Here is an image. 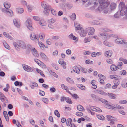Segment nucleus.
<instances>
[{"label":"nucleus","mask_w":127,"mask_h":127,"mask_svg":"<svg viewBox=\"0 0 127 127\" xmlns=\"http://www.w3.org/2000/svg\"><path fill=\"white\" fill-rule=\"evenodd\" d=\"M99 3L100 6L98 7V10L100 11L103 10L105 13H107L109 11L108 6L110 3V2L106 0H99Z\"/></svg>","instance_id":"1"},{"label":"nucleus","mask_w":127,"mask_h":127,"mask_svg":"<svg viewBox=\"0 0 127 127\" xmlns=\"http://www.w3.org/2000/svg\"><path fill=\"white\" fill-rule=\"evenodd\" d=\"M103 32H100V34L101 36H104V38L106 40L109 39L111 37L117 38V36L114 34H109L103 31Z\"/></svg>","instance_id":"2"},{"label":"nucleus","mask_w":127,"mask_h":127,"mask_svg":"<svg viewBox=\"0 0 127 127\" xmlns=\"http://www.w3.org/2000/svg\"><path fill=\"white\" fill-rule=\"evenodd\" d=\"M26 24L27 28L30 30H33V28L32 26V22L30 19H28L26 22Z\"/></svg>","instance_id":"3"},{"label":"nucleus","mask_w":127,"mask_h":127,"mask_svg":"<svg viewBox=\"0 0 127 127\" xmlns=\"http://www.w3.org/2000/svg\"><path fill=\"white\" fill-rule=\"evenodd\" d=\"M30 37V39L33 41L39 40L38 35L35 34L34 33L31 34Z\"/></svg>","instance_id":"4"},{"label":"nucleus","mask_w":127,"mask_h":127,"mask_svg":"<svg viewBox=\"0 0 127 127\" xmlns=\"http://www.w3.org/2000/svg\"><path fill=\"white\" fill-rule=\"evenodd\" d=\"M86 30L87 32L89 31L88 35H92L94 34L95 30L94 28L93 27H89L86 28Z\"/></svg>","instance_id":"5"},{"label":"nucleus","mask_w":127,"mask_h":127,"mask_svg":"<svg viewBox=\"0 0 127 127\" xmlns=\"http://www.w3.org/2000/svg\"><path fill=\"white\" fill-rule=\"evenodd\" d=\"M78 32L81 37H85L88 32L86 28L85 30L84 29H82L81 31H79Z\"/></svg>","instance_id":"6"},{"label":"nucleus","mask_w":127,"mask_h":127,"mask_svg":"<svg viewBox=\"0 0 127 127\" xmlns=\"http://www.w3.org/2000/svg\"><path fill=\"white\" fill-rule=\"evenodd\" d=\"M58 62L59 64L62 65V66L64 69H66V63L63 59H59L58 61Z\"/></svg>","instance_id":"7"},{"label":"nucleus","mask_w":127,"mask_h":127,"mask_svg":"<svg viewBox=\"0 0 127 127\" xmlns=\"http://www.w3.org/2000/svg\"><path fill=\"white\" fill-rule=\"evenodd\" d=\"M23 67L24 69L28 72L33 71V69L29 66L25 64L23 65Z\"/></svg>","instance_id":"8"},{"label":"nucleus","mask_w":127,"mask_h":127,"mask_svg":"<svg viewBox=\"0 0 127 127\" xmlns=\"http://www.w3.org/2000/svg\"><path fill=\"white\" fill-rule=\"evenodd\" d=\"M13 23L14 25L17 28H19L20 26V22L19 19H14L13 20Z\"/></svg>","instance_id":"9"},{"label":"nucleus","mask_w":127,"mask_h":127,"mask_svg":"<svg viewBox=\"0 0 127 127\" xmlns=\"http://www.w3.org/2000/svg\"><path fill=\"white\" fill-rule=\"evenodd\" d=\"M89 108L92 110L97 112H102V110L99 108L97 107H94L92 106H90Z\"/></svg>","instance_id":"10"},{"label":"nucleus","mask_w":127,"mask_h":127,"mask_svg":"<svg viewBox=\"0 0 127 127\" xmlns=\"http://www.w3.org/2000/svg\"><path fill=\"white\" fill-rule=\"evenodd\" d=\"M68 37L70 39L74 40L76 42H77L78 40V38L73 35V33H71L68 36Z\"/></svg>","instance_id":"11"},{"label":"nucleus","mask_w":127,"mask_h":127,"mask_svg":"<svg viewBox=\"0 0 127 127\" xmlns=\"http://www.w3.org/2000/svg\"><path fill=\"white\" fill-rule=\"evenodd\" d=\"M125 41V40L121 38H117L115 40V42L117 44H123Z\"/></svg>","instance_id":"12"},{"label":"nucleus","mask_w":127,"mask_h":127,"mask_svg":"<svg viewBox=\"0 0 127 127\" xmlns=\"http://www.w3.org/2000/svg\"><path fill=\"white\" fill-rule=\"evenodd\" d=\"M108 95L109 98L112 99H114L116 98L115 97L116 95L115 94L110 93H106V95Z\"/></svg>","instance_id":"13"},{"label":"nucleus","mask_w":127,"mask_h":127,"mask_svg":"<svg viewBox=\"0 0 127 127\" xmlns=\"http://www.w3.org/2000/svg\"><path fill=\"white\" fill-rule=\"evenodd\" d=\"M13 45L15 49L17 50H19L20 49L19 41L17 42H14Z\"/></svg>","instance_id":"14"},{"label":"nucleus","mask_w":127,"mask_h":127,"mask_svg":"<svg viewBox=\"0 0 127 127\" xmlns=\"http://www.w3.org/2000/svg\"><path fill=\"white\" fill-rule=\"evenodd\" d=\"M106 117L107 118V120L109 121L112 120H113L114 121H116L118 120V119L116 118L113 117L109 115H107Z\"/></svg>","instance_id":"15"},{"label":"nucleus","mask_w":127,"mask_h":127,"mask_svg":"<svg viewBox=\"0 0 127 127\" xmlns=\"http://www.w3.org/2000/svg\"><path fill=\"white\" fill-rule=\"evenodd\" d=\"M41 6L42 8L44 9H47V8H49L50 7V6H49L48 4L46 2H43L41 3Z\"/></svg>","instance_id":"16"},{"label":"nucleus","mask_w":127,"mask_h":127,"mask_svg":"<svg viewBox=\"0 0 127 127\" xmlns=\"http://www.w3.org/2000/svg\"><path fill=\"white\" fill-rule=\"evenodd\" d=\"M40 55L41 58L43 60L46 61H47L48 60V59L47 57L44 53L41 52L40 53Z\"/></svg>","instance_id":"17"},{"label":"nucleus","mask_w":127,"mask_h":127,"mask_svg":"<svg viewBox=\"0 0 127 127\" xmlns=\"http://www.w3.org/2000/svg\"><path fill=\"white\" fill-rule=\"evenodd\" d=\"M61 88L63 89L66 90V91L70 94H71V93L68 90V89L67 87L64 84H62L61 85Z\"/></svg>","instance_id":"18"},{"label":"nucleus","mask_w":127,"mask_h":127,"mask_svg":"<svg viewBox=\"0 0 127 127\" xmlns=\"http://www.w3.org/2000/svg\"><path fill=\"white\" fill-rule=\"evenodd\" d=\"M109 78L111 79H114L115 80L116 79H120V76L116 75H110L109 76Z\"/></svg>","instance_id":"19"},{"label":"nucleus","mask_w":127,"mask_h":127,"mask_svg":"<svg viewBox=\"0 0 127 127\" xmlns=\"http://www.w3.org/2000/svg\"><path fill=\"white\" fill-rule=\"evenodd\" d=\"M32 52L34 56L36 57H38L39 56V54L35 48H33L32 50Z\"/></svg>","instance_id":"20"},{"label":"nucleus","mask_w":127,"mask_h":127,"mask_svg":"<svg viewBox=\"0 0 127 127\" xmlns=\"http://www.w3.org/2000/svg\"><path fill=\"white\" fill-rule=\"evenodd\" d=\"M39 24L42 26H45L47 25L46 22L43 20H40L39 22Z\"/></svg>","instance_id":"21"},{"label":"nucleus","mask_w":127,"mask_h":127,"mask_svg":"<svg viewBox=\"0 0 127 127\" xmlns=\"http://www.w3.org/2000/svg\"><path fill=\"white\" fill-rule=\"evenodd\" d=\"M116 4L114 3H112L109 6L110 9L111 10H112L115 9L116 7Z\"/></svg>","instance_id":"22"},{"label":"nucleus","mask_w":127,"mask_h":127,"mask_svg":"<svg viewBox=\"0 0 127 127\" xmlns=\"http://www.w3.org/2000/svg\"><path fill=\"white\" fill-rule=\"evenodd\" d=\"M20 48H25L26 45L25 43L22 41H19Z\"/></svg>","instance_id":"23"},{"label":"nucleus","mask_w":127,"mask_h":127,"mask_svg":"<svg viewBox=\"0 0 127 127\" xmlns=\"http://www.w3.org/2000/svg\"><path fill=\"white\" fill-rule=\"evenodd\" d=\"M30 86L31 88L32 89H34L35 87H38V85L35 82H32L31 83Z\"/></svg>","instance_id":"24"},{"label":"nucleus","mask_w":127,"mask_h":127,"mask_svg":"<svg viewBox=\"0 0 127 127\" xmlns=\"http://www.w3.org/2000/svg\"><path fill=\"white\" fill-rule=\"evenodd\" d=\"M74 71L77 74H79L80 72L79 68L76 66H75L73 68Z\"/></svg>","instance_id":"25"},{"label":"nucleus","mask_w":127,"mask_h":127,"mask_svg":"<svg viewBox=\"0 0 127 127\" xmlns=\"http://www.w3.org/2000/svg\"><path fill=\"white\" fill-rule=\"evenodd\" d=\"M113 110H114L115 108L121 109H124L123 107L119 106L118 104H115L113 105Z\"/></svg>","instance_id":"26"},{"label":"nucleus","mask_w":127,"mask_h":127,"mask_svg":"<svg viewBox=\"0 0 127 127\" xmlns=\"http://www.w3.org/2000/svg\"><path fill=\"white\" fill-rule=\"evenodd\" d=\"M5 98L6 97L1 92H0V99L1 101L3 102H4Z\"/></svg>","instance_id":"27"},{"label":"nucleus","mask_w":127,"mask_h":127,"mask_svg":"<svg viewBox=\"0 0 127 127\" xmlns=\"http://www.w3.org/2000/svg\"><path fill=\"white\" fill-rule=\"evenodd\" d=\"M111 70L113 71H116L117 69V67L114 64H112L110 66Z\"/></svg>","instance_id":"28"},{"label":"nucleus","mask_w":127,"mask_h":127,"mask_svg":"<svg viewBox=\"0 0 127 127\" xmlns=\"http://www.w3.org/2000/svg\"><path fill=\"white\" fill-rule=\"evenodd\" d=\"M112 51H108L105 52V55L107 57H109L112 55Z\"/></svg>","instance_id":"29"},{"label":"nucleus","mask_w":127,"mask_h":127,"mask_svg":"<svg viewBox=\"0 0 127 127\" xmlns=\"http://www.w3.org/2000/svg\"><path fill=\"white\" fill-rule=\"evenodd\" d=\"M4 7L7 9H8L10 7V3L8 2H5L4 3Z\"/></svg>","instance_id":"30"},{"label":"nucleus","mask_w":127,"mask_h":127,"mask_svg":"<svg viewBox=\"0 0 127 127\" xmlns=\"http://www.w3.org/2000/svg\"><path fill=\"white\" fill-rule=\"evenodd\" d=\"M45 34L44 33H40L39 35H38L39 40V38H40V39L42 40H44L45 38Z\"/></svg>","instance_id":"31"},{"label":"nucleus","mask_w":127,"mask_h":127,"mask_svg":"<svg viewBox=\"0 0 127 127\" xmlns=\"http://www.w3.org/2000/svg\"><path fill=\"white\" fill-rule=\"evenodd\" d=\"M75 26L76 28V29L79 30L80 31L83 28H82V26L80 25L76 24L75 25Z\"/></svg>","instance_id":"32"},{"label":"nucleus","mask_w":127,"mask_h":127,"mask_svg":"<svg viewBox=\"0 0 127 127\" xmlns=\"http://www.w3.org/2000/svg\"><path fill=\"white\" fill-rule=\"evenodd\" d=\"M6 14L10 16H13V11L10 10H8Z\"/></svg>","instance_id":"33"},{"label":"nucleus","mask_w":127,"mask_h":127,"mask_svg":"<svg viewBox=\"0 0 127 127\" xmlns=\"http://www.w3.org/2000/svg\"><path fill=\"white\" fill-rule=\"evenodd\" d=\"M96 92L98 93L104 95H106V93L102 90H96Z\"/></svg>","instance_id":"34"},{"label":"nucleus","mask_w":127,"mask_h":127,"mask_svg":"<svg viewBox=\"0 0 127 127\" xmlns=\"http://www.w3.org/2000/svg\"><path fill=\"white\" fill-rule=\"evenodd\" d=\"M4 116L7 121H8L9 120L8 116L6 111H4L3 112Z\"/></svg>","instance_id":"35"},{"label":"nucleus","mask_w":127,"mask_h":127,"mask_svg":"<svg viewBox=\"0 0 127 127\" xmlns=\"http://www.w3.org/2000/svg\"><path fill=\"white\" fill-rule=\"evenodd\" d=\"M16 11L17 13L19 14H21L24 12V10L23 8H17L16 9Z\"/></svg>","instance_id":"36"},{"label":"nucleus","mask_w":127,"mask_h":127,"mask_svg":"<svg viewBox=\"0 0 127 127\" xmlns=\"http://www.w3.org/2000/svg\"><path fill=\"white\" fill-rule=\"evenodd\" d=\"M66 81L70 84H73L74 83L73 80L69 77H68L66 78Z\"/></svg>","instance_id":"37"},{"label":"nucleus","mask_w":127,"mask_h":127,"mask_svg":"<svg viewBox=\"0 0 127 127\" xmlns=\"http://www.w3.org/2000/svg\"><path fill=\"white\" fill-rule=\"evenodd\" d=\"M117 68L120 70L122 69V63L121 62H119L117 64Z\"/></svg>","instance_id":"38"},{"label":"nucleus","mask_w":127,"mask_h":127,"mask_svg":"<svg viewBox=\"0 0 127 127\" xmlns=\"http://www.w3.org/2000/svg\"><path fill=\"white\" fill-rule=\"evenodd\" d=\"M3 44L4 47L6 48L8 50H10V47L9 45L6 43V42H3Z\"/></svg>","instance_id":"39"},{"label":"nucleus","mask_w":127,"mask_h":127,"mask_svg":"<svg viewBox=\"0 0 127 127\" xmlns=\"http://www.w3.org/2000/svg\"><path fill=\"white\" fill-rule=\"evenodd\" d=\"M77 109L79 111H82L84 110V108L80 105H78L77 107Z\"/></svg>","instance_id":"40"},{"label":"nucleus","mask_w":127,"mask_h":127,"mask_svg":"<svg viewBox=\"0 0 127 127\" xmlns=\"http://www.w3.org/2000/svg\"><path fill=\"white\" fill-rule=\"evenodd\" d=\"M27 8L28 11L30 12L33 10L34 9V7L30 5H29L27 6Z\"/></svg>","instance_id":"41"},{"label":"nucleus","mask_w":127,"mask_h":127,"mask_svg":"<svg viewBox=\"0 0 127 127\" xmlns=\"http://www.w3.org/2000/svg\"><path fill=\"white\" fill-rule=\"evenodd\" d=\"M72 120L71 118H68L66 120V125L67 126H69L72 122Z\"/></svg>","instance_id":"42"},{"label":"nucleus","mask_w":127,"mask_h":127,"mask_svg":"<svg viewBox=\"0 0 127 127\" xmlns=\"http://www.w3.org/2000/svg\"><path fill=\"white\" fill-rule=\"evenodd\" d=\"M3 34L6 37L10 39H12V37L8 33H7L6 32H4L3 33Z\"/></svg>","instance_id":"43"},{"label":"nucleus","mask_w":127,"mask_h":127,"mask_svg":"<svg viewBox=\"0 0 127 127\" xmlns=\"http://www.w3.org/2000/svg\"><path fill=\"white\" fill-rule=\"evenodd\" d=\"M96 116L99 119L101 120H104L105 119V117L101 115H96Z\"/></svg>","instance_id":"44"},{"label":"nucleus","mask_w":127,"mask_h":127,"mask_svg":"<svg viewBox=\"0 0 127 127\" xmlns=\"http://www.w3.org/2000/svg\"><path fill=\"white\" fill-rule=\"evenodd\" d=\"M91 23L92 25H98L100 24V23L97 20H94L91 22Z\"/></svg>","instance_id":"45"},{"label":"nucleus","mask_w":127,"mask_h":127,"mask_svg":"<svg viewBox=\"0 0 127 127\" xmlns=\"http://www.w3.org/2000/svg\"><path fill=\"white\" fill-rule=\"evenodd\" d=\"M77 87L80 89L81 90H84L85 89V87L81 84H78L77 86Z\"/></svg>","instance_id":"46"},{"label":"nucleus","mask_w":127,"mask_h":127,"mask_svg":"<svg viewBox=\"0 0 127 127\" xmlns=\"http://www.w3.org/2000/svg\"><path fill=\"white\" fill-rule=\"evenodd\" d=\"M106 61L107 63L110 64H112L113 63V60L110 58L107 59Z\"/></svg>","instance_id":"47"},{"label":"nucleus","mask_w":127,"mask_h":127,"mask_svg":"<svg viewBox=\"0 0 127 127\" xmlns=\"http://www.w3.org/2000/svg\"><path fill=\"white\" fill-rule=\"evenodd\" d=\"M91 39L89 37H85L84 39L83 42L84 43H86L90 42Z\"/></svg>","instance_id":"48"},{"label":"nucleus","mask_w":127,"mask_h":127,"mask_svg":"<svg viewBox=\"0 0 127 127\" xmlns=\"http://www.w3.org/2000/svg\"><path fill=\"white\" fill-rule=\"evenodd\" d=\"M99 101H100L102 103L105 104H108V101L104 99L100 98L99 99Z\"/></svg>","instance_id":"49"},{"label":"nucleus","mask_w":127,"mask_h":127,"mask_svg":"<svg viewBox=\"0 0 127 127\" xmlns=\"http://www.w3.org/2000/svg\"><path fill=\"white\" fill-rule=\"evenodd\" d=\"M65 100L66 102L70 104H72V103L71 99L69 97H66Z\"/></svg>","instance_id":"50"},{"label":"nucleus","mask_w":127,"mask_h":127,"mask_svg":"<svg viewBox=\"0 0 127 127\" xmlns=\"http://www.w3.org/2000/svg\"><path fill=\"white\" fill-rule=\"evenodd\" d=\"M38 44L39 47H40L41 49H44L45 47V45L44 44L40 42H38Z\"/></svg>","instance_id":"51"},{"label":"nucleus","mask_w":127,"mask_h":127,"mask_svg":"<svg viewBox=\"0 0 127 127\" xmlns=\"http://www.w3.org/2000/svg\"><path fill=\"white\" fill-rule=\"evenodd\" d=\"M48 8L44 9L43 11V13L46 15H48L49 14V10L48 9Z\"/></svg>","instance_id":"52"},{"label":"nucleus","mask_w":127,"mask_h":127,"mask_svg":"<svg viewBox=\"0 0 127 127\" xmlns=\"http://www.w3.org/2000/svg\"><path fill=\"white\" fill-rule=\"evenodd\" d=\"M119 60L120 61H122L124 64H127V60L126 59L123 58L122 57H121L119 58Z\"/></svg>","instance_id":"53"},{"label":"nucleus","mask_w":127,"mask_h":127,"mask_svg":"<svg viewBox=\"0 0 127 127\" xmlns=\"http://www.w3.org/2000/svg\"><path fill=\"white\" fill-rule=\"evenodd\" d=\"M106 107L111 109L113 110V106L111 105H110L109 104H106Z\"/></svg>","instance_id":"54"},{"label":"nucleus","mask_w":127,"mask_h":127,"mask_svg":"<svg viewBox=\"0 0 127 127\" xmlns=\"http://www.w3.org/2000/svg\"><path fill=\"white\" fill-rule=\"evenodd\" d=\"M42 101L45 103L47 104L48 102V99L44 98L42 99Z\"/></svg>","instance_id":"55"},{"label":"nucleus","mask_w":127,"mask_h":127,"mask_svg":"<svg viewBox=\"0 0 127 127\" xmlns=\"http://www.w3.org/2000/svg\"><path fill=\"white\" fill-rule=\"evenodd\" d=\"M56 20L54 18H51L48 20L49 22L50 23H53L55 22Z\"/></svg>","instance_id":"56"},{"label":"nucleus","mask_w":127,"mask_h":127,"mask_svg":"<svg viewBox=\"0 0 127 127\" xmlns=\"http://www.w3.org/2000/svg\"><path fill=\"white\" fill-rule=\"evenodd\" d=\"M119 79H116L114 81V84H115L118 86L120 83V81H119Z\"/></svg>","instance_id":"57"},{"label":"nucleus","mask_w":127,"mask_h":127,"mask_svg":"<svg viewBox=\"0 0 127 127\" xmlns=\"http://www.w3.org/2000/svg\"><path fill=\"white\" fill-rule=\"evenodd\" d=\"M103 44L105 45L108 46L110 47L112 46L111 45L110 43H109L106 41H104L103 42Z\"/></svg>","instance_id":"58"},{"label":"nucleus","mask_w":127,"mask_h":127,"mask_svg":"<svg viewBox=\"0 0 127 127\" xmlns=\"http://www.w3.org/2000/svg\"><path fill=\"white\" fill-rule=\"evenodd\" d=\"M70 94L75 99H76L79 98L78 95L76 94H74L73 95L71 94H71Z\"/></svg>","instance_id":"59"},{"label":"nucleus","mask_w":127,"mask_h":127,"mask_svg":"<svg viewBox=\"0 0 127 127\" xmlns=\"http://www.w3.org/2000/svg\"><path fill=\"white\" fill-rule=\"evenodd\" d=\"M76 15L74 13H72L71 16V18L72 20H75L76 18Z\"/></svg>","instance_id":"60"},{"label":"nucleus","mask_w":127,"mask_h":127,"mask_svg":"<svg viewBox=\"0 0 127 127\" xmlns=\"http://www.w3.org/2000/svg\"><path fill=\"white\" fill-rule=\"evenodd\" d=\"M52 43V40L50 39H48L46 41V43L48 45H50Z\"/></svg>","instance_id":"61"},{"label":"nucleus","mask_w":127,"mask_h":127,"mask_svg":"<svg viewBox=\"0 0 127 127\" xmlns=\"http://www.w3.org/2000/svg\"><path fill=\"white\" fill-rule=\"evenodd\" d=\"M54 114L55 115L57 116L58 117H60V114L57 110L55 111Z\"/></svg>","instance_id":"62"},{"label":"nucleus","mask_w":127,"mask_h":127,"mask_svg":"<svg viewBox=\"0 0 127 127\" xmlns=\"http://www.w3.org/2000/svg\"><path fill=\"white\" fill-rule=\"evenodd\" d=\"M66 5L68 8L70 9L72 8L73 7V5L72 4H70L68 3Z\"/></svg>","instance_id":"63"},{"label":"nucleus","mask_w":127,"mask_h":127,"mask_svg":"<svg viewBox=\"0 0 127 127\" xmlns=\"http://www.w3.org/2000/svg\"><path fill=\"white\" fill-rule=\"evenodd\" d=\"M98 76L99 77V78L100 79H105L106 78L105 77L104 75H103L101 74H99L98 75Z\"/></svg>","instance_id":"64"}]
</instances>
